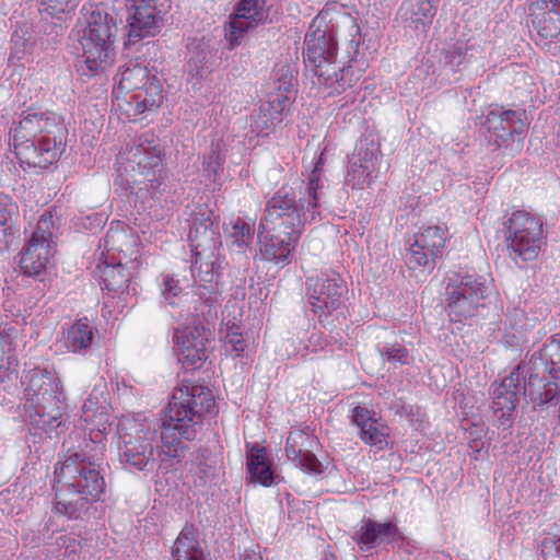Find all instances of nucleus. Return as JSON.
Listing matches in <instances>:
<instances>
[{
    "label": "nucleus",
    "mask_w": 560,
    "mask_h": 560,
    "mask_svg": "<svg viewBox=\"0 0 560 560\" xmlns=\"http://www.w3.org/2000/svg\"><path fill=\"white\" fill-rule=\"evenodd\" d=\"M55 477L58 483L67 488L71 498H67L65 490L58 491L54 510L69 518H79L82 511L88 509V497L97 500L105 490L98 467L78 452H68L56 464Z\"/></svg>",
    "instance_id": "nucleus-4"
},
{
    "label": "nucleus",
    "mask_w": 560,
    "mask_h": 560,
    "mask_svg": "<svg viewBox=\"0 0 560 560\" xmlns=\"http://www.w3.org/2000/svg\"><path fill=\"white\" fill-rule=\"evenodd\" d=\"M121 160H126V171L132 173L133 182H141L137 178L140 176L152 188L160 184L163 165L162 150L159 145L151 142L139 143L127 150Z\"/></svg>",
    "instance_id": "nucleus-15"
},
{
    "label": "nucleus",
    "mask_w": 560,
    "mask_h": 560,
    "mask_svg": "<svg viewBox=\"0 0 560 560\" xmlns=\"http://www.w3.org/2000/svg\"><path fill=\"white\" fill-rule=\"evenodd\" d=\"M164 98L163 85L161 81L153 75L133 96H131V101L128 102V105L131 106V102L135 103L133 113L130 114L128 112V116L135 118L145 112H154L163 104Z\"/></svg>",
    "instance_id": "nucleus-26"
},
{
    "label": "nucleus",
    "mask_w": 560,
    "mask_h": 560,
    "mask_svg": "<svg viewBox=\"0 0 560 560\" xmlns=\"http://www.w3.org/2000/svg\"><path fill=\"white\" fill-rule=\"evenodd\" d=\"M42 9L52 18L74 11L78 0H40Z\"/></svg>",
    "instance_id": "nucleus-39"
},
{
    "label": "nucleus",
    "mask_w": 560,
    "mask_h": 560,
    "mask_svg": "<svg viewBox=\"0 0 560 560\" xmlns=\"http://www.w3.org/2000/svg\"><path fill=\"white\" fill-rule=\"evenodd\" d=\"M11 44L10 60H21L33 52L36 44L35 32L28 25H20L12 34Z\"/></svg>",
    "instance_id": "nucleus-36"
},
{
    "label": "nucleus",
    "mask_w": 560,
    "mask_h": 560,
    "mask_svg": "<svg viewBox=\"0 0 560 560\" xmlns=\"http://www.w3.org/2000/svg\"><path fill=\"white\" fill-rule=\"evenodd\" d=\"M58 557L69 560H77L78 552L81 550V541L72 534L62 535L57 538Z\"/></svg>",
    "instance_id": "nucleus-38"
},
{
    "label": "nucleus",
    "mask_w": 560,
    "mask_h": 560,
    "mask_svg": "<svg viewBox=\"0 0 560 560\" xmlns=\"http://www.w3.org/2000/svg\"><path fill=\"white\" fill-rule=\"evenodd\" d=\"M553 373H556V371H550V374H552V377L556 378Z\"/></svg>",
    "instance_id": "nucleus-52"
},
{
    "label": "nucleus",
    "mask_w": 560,
    "mask_h": 560,
    "mask_svg": "<svg viewBox=\"0 0 560 560\" xmlns=\"http://www.w3.org/2000/svg\"><path fill=\"white\" fill-rule=\"evenodd\" d=\"M264 19L258 0H240L235 12L225 25V39L230 48L240 45L241 39Z\"/></svg>",
    "instance_id": "nucleus-22"
},
{
    "label": "nucleus",
    "mask_w": 560,
    "mask_h": 560,
    "mask_svg": "<svg viewBox=\"0 0 560 560\" xmlns=\"http://www.w3.org/2000/svg\"><path fill=\"white\" fill-rule=\"evenodd\" d=\"M398 539H402V535L395 523L372 518L362 520L353 535V540L363 552L385 547Z\"/></svg>",
    "instance_id": "nucleus-21"
},
{
    "label": "nucleus",
    "mask_w": 560,
    "mask_h": 560,
    "mask_svg": "<svg viewBox=\"0 0 560 560\" xmlns=\"http://www.w3.org/2000/svg\"><path fill=\"white\" fill-rule=\"evenodd\" d=\"M316 446V436L303 430H294L287 438L285 455L302 471L320 475L324 471V466L314 454Z\"/></svg>",
    "instance_id": "nucleus-19"
},
{
    "label": "nucleus",
    "mask_w": 560,
    "mask_h": 560,
    "mask_svg": "<svg viewBox=\"0 0 560 560\" xmlns=\"http://www.w3.org/2000/svg\"><path fill=\"white\" fill-rule=\"evenodd\" d=\"M93 327L88 318H82L72 324L65 338L66 347L72 352L86 350L93 341Z\"/></svg>",
    "instance_id": "nucleus-35"
},
{
    "label": "nucleus",
    "mask_w": 560,
    "mask_h": 560,
    "mask_svg": "<svg viewBox=\"0 0 560 560\" xmlns=\"http://www.w3.org/2000/svg\"><path fill=\"white\" fill-rule=\"evenodd\" d=\"M279 90V93L271 95L268 107L261 108L252 122V128L257 135H268L282 121V114L287 108L289 95L293 91L289 81H283Z\"/></svg>",
    "instance_id": "nucleus-23"
},
{
    "label": "nucleus",
    "mask_w": 560,
    "mask_h": 560,
    "mask_svg": "<svg viewBox=\"0 0 560 560\" xmlns=\"http://www.w3.org/2000/svg\"><path fill=\"white\" fill-rule=\"evenodd\" d=\"M11 359H12V353H11V348L9 347L7 357L0 359V369H2V368L3 369H10V366H11Z\"/></svg>",
    "instance_id": "nucleus-49"
},
{
    "label": "nucleus",
    "mask_w": 560,
    "mask_h": 560,
    "mask_svg": "<svg viewBox=\"0 0 560 560\" xmlns=\"http://www.w3.org/2000/svg\"><path fill=\"white\" fill-rule=\"evenodd\" d=\"M214 405L212 393L207 387L182 384L173 392L161 432L155 420L126 419L120 422V462L139 471L153 470L156 460L160 469L179 464L189 450L186 442L195 440L197 425L202 422L205 413L213 411Z\"/></svg>",
    "instance_id": "nucleus-1"
},
{
    "label": "nucleus",
    "mask_w": 560,
    "mask_h": 560,
    "mask_svg": "<svg viewBox=\"0 0 560 560\" xmlns=\"http://www.w3.org/2000/svg\"><path fill=\"white\" fill-rule=\"evenodd\" d=\"M104 248L108 255L114 257L118 254L126 264V267L133 271H139L142 265V254L140 253L138 237L122 225L117 223L110 225L104 238Z\"/></svg>",
    "instance_id": "nucleus-20"
},
{
    "label": "nucleus",
    "mask_w": 560,
    "mask_h": 560,
    "mask_svg": "<svg viewBox=\"0 0 560 560\" xmlns=\"http://www.w3.org/2000/svg\"><path fill=\"white\" fill-rule=\"evenodd\" d=\"M472 50H475L474 45L455 44L446 50L445 61L453 70H457L463 63L469 60Z\"/></svg>",
    "instance_id": "nucleus-37"
},
{
    "label": "nucleus",
    "mask_w": 560,
    "mask_h": 560,
    "mask_svg": "<svg viewBox=\"0 0 560 560\" xmlns=\"http://www.w3.org/2000/svg\"><path fill=\"white\" fill-rule=\"evenodd\" d=\"M118 75V90L126 93L139 91L150 79L148 68L132 60L120 68Z\"/></svg>",
    "instance_id": "nucleus-33"
},
{
    "label": "nucleus",
    "mask_w": 560,
    "mask_h": 560,
    "mask_svg": "<svg viewBox=\"0 0 560 560\" xmlns=\"http://www.w3.org/2000/svg\"><path fill=\"white\" fill-rule=\"evenodd\" d=\"M21 165L47 167L57 161L65 147V126L55 113L28 108L10 131Z\"/></svg>",
    "instance_id": "nucleus-3"
},
{
    "label": "nucleus",
    "mask_w": 560,
    "mask_h": 560,
    "mask_svg": "<svg viewBox=\"0 0 560 560\" xmlns=\"http://www.w3.org/2000/svg\"><path fill=\"white\" fill-rule=\"evenodd\" d=\"M24 397L32 406L38 408V412L58 409L63 399L58 375L48 369L30 370L25 375Z\"/></svg>",
    "instance_id": "nucleus-13"
},
{
    "label": "nucleus",
    "mask_w": 560,
    "mask_h": 560,
    "mask_svg": "<svg viewBox=\"0 0 560 560\" xmlns=\"http://www.w3.org/2000/svg\"><path fill=\"white\" fill-rule=\"evenodd\" d=\"M304 62L306 69L317 78L319 85H325L340 93L357 80L350 66L337 58V43L331 34L319 27L305 36Z\"/></svg>",
    "instance_id": "nucleus-5"
},
{
    "label": "nucleus",
    "mask_w": 560,
    "mask_h": 560,
    "mask_svg": "<svg viewBox=\"0 0 560 560\" xmlns=\"http://www.w3.org/2000/svg\"><path fill=\"white\" fill-rule=\"evenodd\" d=\"M229 248L245 254L254 240V226L241 217H232L223 225Z\"/></svg>",
    "instance_id": "nucleus-28"
},
{
    "label": "nucleus",
    "mask_w": 560,
    "mask_h": 560,
    "mask_svg": "<svg viewBox=\"0 0 560 560\" xmlns=\"http://www.w3.org/2000/svg\"><path fill=\"white\" fill-rule=\"evenodd\" d=\"M324 153L308 178L305 191L296 202L294 189L282 186L269 199L266 207L265 233L259 235V253L268 262L283 268L292 260L305 224L317 221L320 215L319 200L323 196L320 166Z\"/></svg>",
    "instance_id": "nucleus-2"
},
{
    "label": "nucleus",
    "mask_w": 560,
    "mask_h": 560,
    "mask_svg": "<svg viewBox=\"0 0 560 560\" xmlns=\"http://www.w3.org/2000/svg\"><path fill=\"white\" fill-rule=\"evenodd\" d=\"M448 237L445 225H429L413 235V243L406 255V265L410 270L424 268L432 270L435 260L443 255Z\"/></svg>",
    "instance_id": "nucleus-12"
},
{
    "label": "nucleus",
    "mask_w": 560,
    "mask_h": 560,
    "mask_svg": "<svg viewBox=\"0 0 560 560\" xmlns=\"http://www.w3.org/2000/svg\"><path fill=\"white\" fill-rule=\"evenodd\" d=\"M54 220L50 213L43 214L31 240L20 257V268L24 275L39 276L46 270L54 255Z\"/></svg>",
    "instance_id": "nucleus-10"
},
{
    "label": "nucleus",
    "mask_w": 560,
    "mask_h": 560,
    "mask_svg": "<svg viewBox=\"0 0 560 560\" xmlns=\"http://www.w3.org/2000/svg\"><path fill=\"white\" fill-rule=\"evenodd\" d=\"M205 167L208 171H211L213 173H217V171L220 168L221 163L219 161V155L215 152H212L207 160L203 162Z\"/></svg>",
    "instance_id": "nucleus-46"
},
{
    "label": "nucleus",
    "mask_w": 560,
    "mask_h": 560,
    "mask_svg": "<svg viewBox=\"0 0 560 560\" xmlns=\"http://www.w3.org/2000/svg\"><path fill=\"white\" fill-rule=\"evenodd\" d=\"M246 467L252 482L264 487L273 483V471L265 447L257 444L250 446L246 454Z\"/></svg>",
    "instance_id": "nucleus-27"
},
{
    "label": "nucleus",
    "mask_w": 560,
    "mask_h": 560,
    "mask_svg": "<svg viewBox=\"0 0 560 560\" xmlns=\"http://www.w3.org/2000/svg\"><path fill=\"white\" fill-rule=\"evenodd\" d=\"M11 214L8 210L0 208V228L1 231L4 232L3 226L7 224V222L10 220Z\"/></svg>",
    "instance_id": "nucleus-47"
},
{
    "label": "nucleus",
    "mask_w": 560,
    "mask_h": 560,
    "mask_svg": "<svg viewBox=\"0 0 560 560\" xmlns=\"http://www.w3.org/2000/svg\"><path fill=\"white\" fill-rule=\"evenodd\" d=\"M523 83L524 89L528 92H532L533 86L535 85L534 78L529 75L525 71H521L516 74L515 83Z\"/></svg>",
    "instance_id": "nucleus-45"
},
{
    "label": "nucleus",
    "mask_w": 560,
    "mask_h": 560,
    "mask_svg": "<svg viewBox=\"0 0 560 560\" xmlns=\"http://www.w3.org/2000/svg\"><path fill=\"white\" fill-rule=\"evenodd\" d=\"M483 125L498 148H504L510 155H515L523 148L525 125L521 113L512 109L493 108L486 115Z\"/></svg>",
    "instance_id": "nucleus-11"
},
{
    "label": "nucleus",
    "mask_w": 560,
    "mask_h": 560,
    "mask_svg": "<svg viewBox=\"0 0 560 560\" xmlns=\"http://www.w3.org/2000/svg\"><path fill=\"white\" fill-rule=\"evenodd\" d=\"M384 355L393 364H408L410 355L408 350L401 345H390L384 349Z\"/></svg>",
    "instance_id": "nucleus-42"
},
{
    "label": "nucleus",
    "mask_w": 560,
    "mask_h": 560,
    "mask_svg": "<svg viewBox=\"0 0 560 560\" xmlns=\"http://www.w3.org/2000/svg\"><path fill=\"white\" fill-rule=\"evenodd\" d=\"M351 421L358 427L359 435L364 443L376 446L378 450L387 445V428L373 411L357 406L352 410Z\"/></svg>",
    "instance_id": "nucleus-25"
},
{
    "label": "nucleus",
    "mask_w": 560,
    "mask_h": 560,
    "mask_svg": "<svg viewBox=\"0 0 560 560\" xmlns=\"http://www.w3.org/2000/svg\"><path fill=\"white\" fill-rule=\"evenodd\" d=\"M325 560H336V559H335V556L330 555V556H326Z\"/></svg>",
    "instance_id": "nucleus-51"
},
{
    "label": "nucleus",
    "mask_w": 560,
    "mask_h": 560,
    "mask_svg": "<svg viewBox=\"0 0 560 560\" xmlns=\"http://www.w3.org/2000/svg\"><path fill=\"white\" fill-rule=\"evenodd\" d=\"M126 262L118 258L112 257L109 262L107 258L103 257L96 266L97 272L105 285L109 291L124 287L130 281V278L138 271L130 270L126 267Z\"/></svg>",
    "instance_id": "nucleus-31"
},
{
    "label": "nucleus",
    "mask_w": 560,
    "mask_h": 560,
    "mask_svg": "<svg viewBox=\"0 0 560 560\" xmlns=\"http://www.w3.org/2000/svg\"><path fill=\"white\" fill-rule=\"evenodd\" d=\"M541 555L546 559L560 558V533L549 530L540 542Z\"/></svg>",
    "instance_id": "nucleus-41"
},
{
    "label": "nucleus",
    "mask_w": 560,
    "mask_h": 560,
    "mask_svg": "<svg viewBox=\"0 0 560 560\" xmlns=\"http://www.w3.org/2000/svg\"><path fill=\"white\" fill-rule=\"evenodd\" d=\"M224 347L228 352L235 357H241L245 349V341L238 328L235 326H228L226 332L223 336Z\"/></svg>",
    "instance_id": "nucleus-40"
},
{
    "label": "nucleus",
    "mask_w": 560,
    "mask_h": 560,
    "mask_svg": "<svg viewBox=\"0 0 560 560\" xmlns=\"http://www.w3.org/2000/svg\"><path fill=\"white\" fill-rule=\"evenodd\" d=\"M378 147L369 139L360 140L353 153L349 156L346 183L353 189L370 187L378 172Z\"/></svg>",
    "instance_id": "nucleus-14"
},
{
    "label": "nucleus",
    "mask_w": 560,
    "mask_h": 560,
    "mask_svg": "<svg viewBox=\"0 0 560 560\" xmlns=\"http://www.w3.org/2000/svg\"><path fill=\"white\" fill-rule=\"evenodd\" d=\"M116 35L115 19L107 12L96 9L86 14L79 43L84 65L91 75L105 72L114 65Z\"/></svg>",
    "instance_id": "nucleus-6"
},
{
    "label": "nucleus",
    "mask_w": 560,
    "mask_h": 560,
    "mask_svg": "<svg viewBox=\"0 0 560 560\" xmlns=\"http://www.w3.org/2000/svg\"><path fill=\"white\" fill-rule=\"evenodd\" d=\"M97 401L91 395L82 406L84 421L91 424L90 440L95 444H101L108 431V416L105 405L96 406Z\"/></svg>",
    "instance_id": "nucleus-30"
},
{
    "label": "nucleus",
    "mask_w": 560,
    "mask_h": 560,
    "mask_svg": "<svg viewBox=\"0 0 560 560\" xmlns=\"http://www.w3.org/2000/svg\"><path fill=\"white\" fill-rule=\"evenodd\" d=\"M504 240L512 260L517 262L535 260L546 243L544 222L540 218L524 211L511 213L503 224Z\"/></svg>",
    "instance_id": "nucleus-7"
},
{
    "label": "nucleus",
    "mask_w": 560,
    "mask_h": 560,
    "mask_svg": "<svg viewBox=\"0 0 560 560\" xmlns=\"http://www.w3.org/2000/svg\"><path fill=\"white\" fill-rule=\"evenodd\" d=\"M530 16L532 25L541 38L553 39L560 35V13L547 8L545 2H534Z\"/></svg>",
    "instance_id": "nucleus-29"
},
{
    "label": "nucleus",
    "mask_w": 560,
    "mask_h": 560,
    "mask_svg": "<svg viewBox=\"0 0 560 560\" xmlns=\"http://www.w3.org/2000/svg\"><path fill=\"white\" fill-rule=\"evenodd\" d=\"M560 388V382L548 381L538 375H530L528 381H522V389L534 405H545L552 400Z\"/></svg>",
    "instance_id": "nucleus-32"
},
{
    "label": "nucleus",
    "mask_w": 560,
    "mask_h": 560,
    "mask_svg": "<svg viewBox=\"0 0 560 560\" xmlns=\"http://www.w3.org/2000/svg\"><path fill=\"white\" fill-rule=\"evenodd\" d=\"M491 281L478 275L453 272L447 277L445 295L447 308L453 320L462 322L476 315L481 301L489 296Z\"/></svg>",
    "instance_id": "nucleus-8"
},
{
    "label": "nucleus",
    "mask_w": 560,
    "mask_h": 560,
    "mask_svg": "<svg viewBox=\"0 0 560 560\" xmlns=\"http://www.w3.org/2000/svg\"><path fill=\"white\" fill-rule=\"evenodd\" d=\"M536 2H545V5L560 13V0H537Z\"/></svg>",
    "instance_id": "nucleus-48"
},
{
    "label": "nucleus",
    "mask_w": 560,
    "mask_h": 560,
    "mask_svg": "<svg viewBox=\"0 0 560 560\" xmlns=\"http://www.w3.org/2000/svg\"><path fill=\"white\" fill-rule=\"evenodd\" d=\"M346 291V284L337 272L322 271L306 278L307 301L320 322L341 305Z\"/></svg>",
    "instance_id": "nucleus-9"
},
{
    "label": "nucleus",
    "mask_w": 560,
    "mask_h": 560,
    "mask_svg": "<svg viewBox=\"0 0 560 560\" xmlns=\"http://www.w3.org/2000/svg\"><path fill=\"white\" fill-rule=\"evenodd\" d=\"M436 12L438 5L433 0H405L398 10V15L406 27L427 35Z\"/></svg>",
    "instance_id": "nucleus-24"
},
{
    "label": "nucleus",
    "mask_w": 560,
    "mask_h": 560,
    "mask_svg": "<svg viewBox=\"0 0 560 560\" xmlns=\"http://www.w3.org/2000/svg\"><path fill=\"white\" fill-rule=\"evenodd\" d=\"M195 268L198 269V277L201 281L211 283L215 276L217 271L214 268V262L212 261H201V255L199 253H196V258L194 262Z\"/></svg>",
    "instance_id": "nucleus-43"
},
{
    "label": "nucleus",
    "mask_w": 560,
    "mask_h": 560,
    "mask_svg": "<svg viewBox=\"0 0 560 560\" xmlns=\"http://www.w3.org/2000/svg\"><path fill=\"white\" fill-rule=\"evenodd\" d=\"M243 560H262V558L255 552H252V553L246 552L243 556Z\"/></svg>",
    "instance_id": "nucleus-50"
},
{
    "label": "nucleus",
    "mask_w": 560,
    "mask_h": 560,
    "mask_svg": "<svg viewBox=\"0 0 560 560\" xmlns=\"http://www.w3.org/2000/svg\"><path fill=\"white\" fill-rule=\"evenodd\" d=\"M183 291L179 281L173 275H164L162 282V294L170 304H173L172 299L178 296Z\"/></svg>",
    "instance_id": "nucleus-44"
},
{
    "label": "nucleus",
    "mask_w": 560,
    "mask_h": 560,
    "mask_svg": "<svg viewBox=\"0 0 560 560\" xmlns=\"http://www.w3.org/2000/svg\"><path fill=\"white\" fill-rule=\"evenodd\" d=\"M172 556L175 560H203L192 527H184L172 548Z\"/></svg>",
    "instance_id": "nucleus-34"
},
{
    "label": "nucleus",
    "mask_w": 560,
    "mask_h": 560,
    "mask_svg": "<svg viewBox=\"0 0 560 560\" xmlns=\"http://www.w3.org/2000/svg\"><path fill=\"white\" fill-rule=\"evenodd\" d=\"M209 331L200 325H186L176 328L173 340L178 354V362L185 370H196L207 360L206 343Z\"/></svg>",
    "instance_id": "nucleus-16"
},
{
    "label": "nucleus",
    "mask_w": 560,
    "mask_h": 560,
    "mask_svg": "<svg viewBox=\"0 0 560 560\" xmlns=\"http://www.w3.org/2000/svg\"><path fill=\"white\" fill-rule=\"evenodd\" d=\"M522 381H524V377L521 374V366L517 365L508 376L491 385V409L501 425L510 427L512 424L518 394L522 390Z\"/></svg>",
    "instance_id": "nucleus-18"
},
{
    "label": "nucleus",
    "mask_w": 560,
    "mask_h": 560,
    "mask_svg": "<svg viewBox=\"0 0 560 560\" xmlns=\"http://www.w3.org/2000/svg\"><path fill=\"white\" fill-rule=\"evenodd\" d=\"M156 0H125L127 45H133L148 36H154L161 28L154 2Z\"/></svg>",
    "instance_id": "nucleus-17"
}]
</instances>
